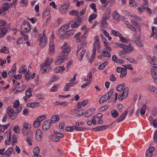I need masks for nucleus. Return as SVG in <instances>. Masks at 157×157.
<instances>
[{"instance_id":"1","label":"nucleus","mask_w":157,"mask_h":157,"mask_svg":"<svg viewBox=\"0 0 157 157\" xmlns=\"http://www.w3.org/2000/svg\"><path fill=\"white\" fill-rule=\"evenodd\" d=\"M117 45L119 47L123 48L118 53V55L121 57L124 58L126 54L132 52L133 50L132 46L131 44H129L127 45L123 44L120 43H116Z\"/></svg>"},{"instance_id":"2","label":"nucleus","mask_w":157,"mask_h":157,"mask_svg":"<svg viewBox=\"0 0 157 157\" xmlns=\"http://www.w3.org/2000/svg\"><path fill=\"white\" fill-rule=\"evenodd\" d=\"M127 27L133 32H135L133 36L137 38L141 34V26L138 22H135V24H133L134 27L132 25H129L126 24Z\"/></svg>"},{"instance_id":"3","label":"nucleus","mask_w":157,"mask_h":157,"mask_svg":"<svg viewBox=\"0 0 157 157\" xmlns=\"http://www.w3.org/2000/svg\"><path fill=\"white\" fill-rule=\"evenodd\" d=\"M61 48L63 50L60 52V55H61V56H67L70 52L71 47L67 43H64L61 46Z\"/></svg>"},{"instance_id":"4","label":"nucleus","mask_w":157,"mask_h":157,"mask_svg":"<svg viewBox=\"0 0 157 157\" xmlns=\"http://www.w3.org/2000/svg\"><path fill=\"white\" fill-rule=\"evenodd\" d=\"M23 135L27 137L26 140L30 145H32V139L33 138V134L32 131L30 130H28L24 132H22Z\"/></svg>"},{"instance_id":"5","label":"nucleus","mask_w":157,"mask_h":157,"mask_svg":"<svg viewBox=\"0 0 157 157\" xmlns=\"http://www.w3.org/2000/svg\"><path fill=\"white\" fill-rule=\"evenodd\" d=\"M45 31L43 32V35L39 39L40 45L41 47H44L47 44V39L44 35Z\"/></svg>"},{"instance_id":"6","label":"nucleus","mask_w":157,"mask_h":157,"mask_svg":"<svg viewBox=\"0 0 157 157\" xmlns=\"http://www.w3.org/2000/svg\"><path fill=\"white\" fill-rule=\"evenodd\" d=\"M128 88L127 87H125L123 90V93L120 95L119 94L118 96L119 99L122 100L123 99L126 98L128 96Z\"/></svg>"},{"instance_id":"7","label":"nucleus","mask_w":157,"mask_h":157,"mask_svg":"<svg viewBox=\"0 0 157 157\" xmlns=\"http://www.w3.org/2000/svg\"><path fill=\"white\" fill-rule=\"evenodd\" d=\"M7 113L8 115L10 116V118L12 120L15 119L17 117L16 114L18 113L19 111L13 112V109L8 108L7 109Z\"/></svg>"},{"instance_id":"8","label":"nucleus","mask_w":157,"mask_h":157,"mask_svg":"<svg viewBox=\"0 0 157 157\" xmlns=\"http://www.w3.org/2000/svg\"><path fill=\"white\" fill-rule=\"evenodd\" d=\"M21 29L25 33L29 32L31 28L29 23L27 21H25L21 26Z\"/></svg>"},{"instance_id":"9","label":"nucleus","mask_w":157,"mask_h":157,"mask_svg":"<svg viewBox=\"0 0 157 157\" xmlns=\"http://www.w3.org/2000/svg\"><path fill=\"white\" fill-rule=\"evenodd\" d=\"M69 5V3H67L65 4L62 6L59 9V12L63 14L66 13L68 10Z\"/></svg>"},{"instance_id":"10","label":"nucleus","mask_w":157,"mask_h":157,"mask_svg":"<svg viewBox=\"0 0 157 157\" xmlns=\"http://www.w3.org/2000/svg\"><path fill=\"white\" fill-rule=\"evenodd\" d=\"M152 32L150 37H153L154 39H157V29L155 26L151 27Z\"/></svg>"},{"instance_id":"11","label":"nucleus","mask_w":157,"mask_h":157,"mask_svg":"<svg viewBox=\"0 0 157 157\" xmlns=\"http://www.w3.org/2000/svg\"><path fill=\"white\" fill-rule=\"evenodd\" d=\"M51 123L50 121L49 120L45 121L43 125V130L45 131H46L49 129L51 126Z\"/></svg>"},{"instance_id":"12","label":"nucleus","mask_w":157,"mask_h":157,"mask_svg":"<svg viewBox=\"0 0 157 157\" xmlns=\"http://www.w3.org/2000/svg\"><path fill=\"white\" fill-rule=\"evenodd\" d=\"M41 70L42 72H48L51 70V66L43 64L41 66Z\"/></svg>"},{"instance_id":"13","label":"nucleus","mask_w":157,"mask_h":157,"mask_svg":"<svg viewBox=\"0 0 157 157\" xmlns=\"http://www.w3.org/2000/svg\"><path fill=\"white\" fill-rule=\"evenodd\" d=\"M86 50L84 49H82V50H80V52H79L77 53V50L76 51V55L78 56H79L78 59L80 61H81L82 59V58L83 55H84Z\"/></svg>"},{"instance_id":"14","label":"nucleus","mask_w":157,"mask_h":157,"mask_svg":"<svg viewBox=\"0 0 157 157\" xmlns=\"http://www.w3.org/2000/svg\"><path fill=\"white\" fill-rule=\"evenodd\" d=\"M36 138L37 140L41 141L42 139L41 133L40 130L37 129L36 131Z\"/></svg>"},{"instance_id":"15","label":"nucleus","mask_w":157,"mask_h":157,"mask_svg":"<svg viewBox=\"0 0 157 157\" xmlns=\"http://www.w3.org/2000/svg\"><path fill=\"white\" fill-rule=\"evenodd\" d=\"M128 111H125L117 119V122H119L124 120L126 117L127 113Z\"/></svg>"},{"instance_id":"16","label":"nucleus","mask_w":157,"mask_h":157,"mask_svg":"<svg viewBox=\"0 0 157 157\" xmlns=\"http://www.w3.org/2000/svg\"><path fill=\"white\" fill-rule=\"evenodd\" d=\"M63 56H61V55L58 57L57 60L55 62V64L56 65H61L62 63L64 62V60H66L64 58H63L62 57Z\"/></svg>"},{"instance_id":"17","label":"nucleus","mask_w":157,"mask_h":157,"mask_svg":"<svg viewBox=\"0 0 157 157\" xmlns=\"http://www.w3.org/2000/svg\"><path fill=\"white\" fill-rule=\"evenodd\" d=\"M79 19H75L72 22H70L69 23L71 24V26L72 28H75L79 25Z\"/></svg>"},{"instance_id":"18","label":"nucleus","mask_w":157,"mask_h":157,"mask_svg":"<svg viewBox=\"0 0 157 157\" xmlns=\"http://www.w3.org/2000/svg\"><path fill=\"white\" fill-rule=\"evenodd\" d=\"M95 109L93 108L87 110L85 114V117H87L90 116L94 112Z\"/></svg>"},{"instance_id":"19","label":"nucleus","mask_w":157,"mask_h":157,"mask_svg":"<svg viewBox=\"0 0 157 157\" xmlns=\"http://www.w3.org/2000/svg\"><path fill=\"white\" fill-rule=\"evenodd\" d=\"M101 48L100 44L99 43L94 42L93 44V51L95 52L96 51V49L98 51H100Z\"/></svg>"},{"instance_id":"20","label":"nucleus","mask_w":157,"mask_h":157,"mask_svg":"<svg viewBox=\"0 0 157 157\" xmlns=\"http://www.w3.org/2000/svg\"><path fill=\"white\" fill-rule=\"evenodd\" d=\"M31 125L26 122H25L23 124V128L22 129V131L24 132L30 130Z\"/></svg>"},{"instance_id":"21","label":"nucleus","mask_w":157,"mask_h":157,"mask_svg":"<svg viewBox=\"0 0 157 157\" xmlns=\"http://www.w3.org/2000/svg\"><path fill=\"white\" fill-rule=\"evenodd\" d=\"M59 119V116L58 115H55L52 116L50 121L51 123H55L58 121Z\"/></svg>"},{"instance_id":"22","label":"nucleus","mask_w":157,"mask_h":157,"mask_svg":"<svg viewBox=\"0 0 157 157\" xmlns=\"http://www.w3.org/2000/svg\"><path fill=\"white\" fill-rule=\"evenodd\" d=\"M152 70L153 69L152 68L151 69V74L155 82L157 84V73L154 71H152Z\"/></svg>"},{"instance_id":"23","label":"nucleus","mask_w":157,"mask_h":157,"mask_svg":"<svg viewBox=\"0 0 157 157\" xmlns=\"http://www.w3.org/2000/svg\"><path fill=\"white\" fill-rule=\"evenodd\" d=\"M87 103V101L85 100L82 102H79L78 103L77 106L78 108L80 109L81 108L82 106H84Z\"/></svg>"},{"instance_id":"24","label":"nucleus","mask_w":157,"mask_h":157,"mask_svg":"<svg viewBox=\"0 0 157 157\" xmlns=\"http://www.w3.org/2000/svg\"><path fill=\"white\" fill-rule=\"evenodd\" d=\"M68 29V25H64L63 26L61 27V28L59 30V33L60 34L62 32H65Z\"/></svg>"},{"instance_id":"25","label":"nucleus","mask_w":157,"mask_h":157,"mask_svg":"<svg viewBox=\"0 0 157 157\" xmlns=\"http://www.w3.org/2000/svg\"><path fill=\"white\" fill-rule=\"evenodd\" d=\"M39 105V103L38 102H33L31 103H28L27 105L31 108H36Z\"/></svg>"},{"instance_id":"26","label":"nucleus","mask_w":157,"mask_h":157,"mask_svg":"<svg viewBox=\"0 0 157 157\" xmlns=\"http://www.w3.org/2000/svg\"><path fill=\"white\" fill-rule=\"evenodd\" d=\"M126 87L125 83H123L121 85H119L117 86V90L118 91H121L124 89Z\"/></svg>"},{"instance_id":"27","label":"nucleus","mask_w":157,"mask_h":157,"mask_svg":"<svg viewBox=\"0 0 157 157\" xmlns=\"http://www.w3.org/2000/svg\"><path fill=\"white\" fill-rule=\"evenodd\" d=\"M73 130H75L77 131L83 132L86 131V128H84L82 127H77L75 126H73Z\"/></svg>"},{"instance_id":"28","label":"nucleus","mask_w":157,"mask_h":157,"mask_svg":"<svg viewBox=\"0 0 157 157\" xmlns=\"http://www.w3.org/2000/svg\"><path fill=\"white\" fill-rule=\"evenodd\" d=\"M108 25V24L106 22V21L102 20L101 23L100 24L101 28L105 29Z\"/></svg>"},{"instance_id":"29","label":"nucleus","mask_w":157,"mask_h":157,"mask_svg":"<svg viewBox=\"0 0 157 157\" xmlns=\"http://www.w3.org/2000/svg\"><path fill=\"white\" fill-rule=\"evenodd\" d=\"M109 17L110 13L109 11H107L104 14L102 20L106 21L107 19H109Z\"/></svg>"},{"instance_id":"30","label":"nucleus","mask_w":157,"mask_h":157,"mask_svg":"<svg viewBox=\"0 0 157 157\" xmlns=\"http://www.w3.org/2000/svg\"><path fill=\"white\" fill-rule=\"evenodd\" d=\"M52 60V58H47L45 61V63L43 64L47 65L48 66H51L50 64H51Z\"/></svg>"},{"instance_id":"31","label":"nucleus","mask_w":157,"mask_h":157,"mask_svg":"<svg viewBox=\"0 0 157 157\" xmlns=\"http://www.w3.org/2000/svg\"><path fill=\"white\" fill-rule=\"evenodd\" d=\"M74 84H76V83H68L66 84V85L65 86L64 88V91H67L69 90V89L70 87L71 86H73V85Z\"/></svg>"},{"instance_id":"32","label":"nucleus","mask_w":157,"mask_h":157,"mask_svg":"<svg viewBox=\"0 0 157 157\" xmlns=\"http://www.w3.org/2000/svg\"><path fill=\"white\" fill-rule=\"evenodd\" d=\"M65 70V68L63 66L59 67L55 69V71L56 73L62 72Z\"/></svg>"},{"instance_id":"33","label":"nucleus","mask_w":157,"mask_h":157,"mask_svg":"<svg viewBox=\"0 0 157 157\" xmlns=\"http://www.w3.org/2000/svg\"><path fill=\"white\" fill-rule=\"evenodd\" d=\"M0 52L5 54H8L10 52L9 48H8L5 46L3 47L0 50Z\"/></svg>"},{"instance_id":"34","label":"nucleus","mask_w":157,"mask_h":157,"mask_svg":"<svg viewBox=\"0 0 157 157\" xmlns=\"http://www.w3.org/2000/svg\"><path fill=\"white\" fill-rule=\"evenodd\" d=\"M86 46V44L85 43H82L78 45L77 49V53L79 52H80V50H82V49L85 48Z\"/></svg>"},{"instance_id":"35","label":"nucleus","mask_w":157,"mask_h":157,"mask_svg":"<svg viewBox=\"0 0 157 157\" xmlns=\"http://www.w3.org/2000/svg\"><path fill=\"white\" fill-rule=\"evenodd\" d=\"M69 14L72 16H77L78 15L79 11L77 10H72L69 12Z\"/></svg>"},{"instance_id":"36","label":"nucleus","mask_w":157,"mask_h":157,"mask_svg":"<svg viewBox=\"0 0 157 157\" xmlns=\"http://www.w3.org/2000/svg\"><path fill=\"white\" fill-rule=\"evenodd\" d=\"M32 90L31 88H29L25 91V94L29 98H30L32 96Z\"/></svg>"},{"instance_id":"37","label":"nucleus","mask_w":157,"mask_h":157,"mask_svg":"<svg viewBox=\"0 0 157 157\" xmlns=\"http://www.w3.org/2000/svg\"><path fill=\"white\" fill-rule=\"evenodd\" d=\"M146 108V106L145 105H144L142 107L140 111V114L141 115H144L145 113Z\"/></svg>"},{"instance_id":"38","label":"nucleus","mask_w":157,"mask_h":157,"mask_svg":"<svg viewBox=\"0 0 157 157\" xmlns=\"http://www.w3.org/2000/svg\"><path fill=\"white\" fill-rule=\"evenodd\" d=\"M102 56L107 57H110L111 55L108 51L105 50H103L102 51Z\"/></svg>"},{"instance_id":"39","label":"nucleus","mask_w":157,"mask_h":157,"mask_svg":"<svg viewBox=\"0 0 157 157\" xmlns=\"http://www.w3.org/2000/svg\"><path fill=\"white\" fill-rule=\"evenodd\" d=\"M155 56H153L151 59V60L150 61V63L153 65H156L157 64V60Z\"/></svg>"},{"instance_id":"40","label":"nucleus","mask_w":157,"mask_h":157,"mask_svg":"<svg viewBox=\"0 0 157 157\" xmlns=\"http://www.w3.org/2000/svg\"><path fill=\"white\" fill-rule=\"evenodd\" d=\"M13 150L12 147H9L6 151L5 154L9 156L12 154Z\"/></svg>"},{"instance_id":"41","label":"nucleus","mask_w":157,"mask_h":157,"mask_svg":"<svg viewBox=\"0 0 157 157\" xmlns=\"http://www.w3.org/2000/svg\"><path fill=\"white\" fill-rule=\"evenodd\" d=\"M28 3V0H21L20 2L21 6L23 7L27 6Z\"/></svg>"},{"instance_id":"42","label":"nucleus","mask_w":157,"mask_h":157,"mask_svg":"<svg viewBox=\"0 0 157 157\" xmlns=\"http://www.w3.org/2000/svg\"><path fill=\"white\" fill-rule=\"evenodd\" d=\"M112 116L113 117L116 118L118 116V112L115 110H113L111 112Z\"/></svg>"},{"instance_id":"43","label":"nucleus","mask_w":157,"mask_h":157,"mask_svg":"<svg viewBox=\"0 0 157 157\" xmlns=\"http://www.w3.org/2000/svg\"><path fill=\"white\" fill-rule=\"evenodd\" d=\"M113 17L117 21H118L119 19V15L116 11H114L113 12Z\"/></svg>"},{"instance_id":"44","label":"nucleus","mask_w":157,"mask_h":157,"mask_svg":"<svg viewBox=\"0 0 157 157\" xmlns=\"http://www.w3.org/2000/svg\"><path fill=\"white\" fill-rule=\"evenodd\" d=\"M107 62H105L100 65L98 67L99 69H103L108 64Z\"/></svg>"},{"instance_id":"45","label":"nucleus","mask_w":157,"mask_h":157,"mask_svg":"<svg viewBox=\"0 0 157 157\" xmlns=\"http://www.w3.org/2000/svg\"><path fill=\"white\" fill-rule=\"evenodd\" d=\"M120 40L124 43H128V40L124 38L122 36L121 34H120L119 36Z\"/></svg>"},{"instance_id":"46","label":"nucleus","mask_w":157,"mask_h":157,"mask_svg":"<svg viewBox=\"0 0 157 157\" xmlns=\"http://www.w3.org/2000/svg\"><path fill=\"white\" fill-rule=\"evenodd\" d=\"M121 74L120 75L121 78H123L127 74V70L126 69L124 68L123 70L121 72Z\"/></svg>"},{"instance_id":"47","label":"nucleus","mask_w":157,"mask_h":157,"mask_svg":"<svg viewBox=\"0 0 157 157\" xmlns=\"http://www.w3.org/2000/svg\"><path fill=\"white\" fill-rule=\"evenodd\" d=\"M97 16V15L95 14H92L91 15L89 18V22L91 23L93 19H95Z\"/></svg>"},{"instance_id":"48","label":"nucleus","mask_w":157,"mask_h":157,"mask_svg":"<svg viewBox=\"0 0 157 157\" xmlns=\"http://www.w3.org/2000/svg\"><path fill=\"white\" fill-rule=\"evenodd\" d=\"M109 126L108 125H103L101 126L98 127V131H102L107 128Z\"/></svg>"},{"instance_id":"49","label":"nucleus","mask_w":157,"mask_h":157,"mask_svg":"<svg viewBox=\"0 0 157 157\" xmlns=\"http://www.w3.org/2000/svg\"><path fill=\"white\" fill-rule=\"evenodd\" d=\"M7 32V29L6 27H1L0 29V33H5V35Z\"/></svg>"},{"instance_id":"50","label":"nucleus","mask_w":157,"mask_h":157,"mask_svg":"<svg viewBox=\"0 0 157 157\" xmlns=\"http://www.w3.org/2000/svg\"><path fill=\"white\" fill-rule=\"evenodd\" d=\"M126 59L128 61H129L131 63H134L135 64L137 63V62L135 61L134 59H133L132 58L130 57H128L126 58Z\"/></svg>"},{"instance_id":"51","label":"nucleus","mask_w":157,"mask_h":157,"mask_svg":"<svg viewBox=\"0 0 157 157\" xmlns=\"http://www.w3.org/2000/svg\"><path fill=\"white\" fill-rule=\"evenodd\" d=\"M33 152L34 154H38L40 152V149L39 147L37 146L33 150Z\"/></svg>"},{"instance_id":"52","label":"nucleus","mask_w":157,"mask_h":157,"mask_svg":"<svg viewBox=\"0 0 157 157\" xmlns=\"http://www.w3.org/2000/svg\"><path fill=\"white\" fill-rule=\"evenodd\" d=\"M26 69V67L25 66H23L21 67L19 72L21 73H24L25 72Z\"/></svg>"},{"instance_id":"53","label":"nucleus","mask_w":157,"mask_h":157,"mask_svg":"<svg viewBox=\"0 0 157 157\" xmlns=\"http://www.w3.org/2000/svg\"><path fill=\"white\" fill-rule=\"evenodd\" d=\"M13 130L17 133H19L20 131V128L18 125H16L14 126Z\"/></svg>"},{"instance_id":"54","label":"nucleus","mask_w":157,"mask_h":157,"mask_svg":"<svg viewBox=\"0 0 157 157\" xmlns=\"http://www.w3.org/2000/svg\"><path fill=\"white\" fill-rule=\"evenodd\" d=\"M129 4L132 7H136L137 6L136 2L133 0L129 1Z\"/></svg>"},{"instance_id":"55","label":"nucleus","mask_w":157,"mask_h":157,"mask_svg":"<svg viewBox=\"0 0 157 157\" xmlns=\"http://www.w3.org/2000/svg\"><path fill=\"white\" fill-rule=\"evenodd\" d=\"M75 32V31L73 30H70L68 31L67 32L66 34L70 36H71L74 34Z\"/></svg>"},{"instance_id":"56","label":"nucleus","mask_w":157,"mask_h":157,"mask_svg":"<svg viewBox=\"0 0 157 157\" xmlns=\"http://www.w3.org/2000/svg\"><path fill=\"white\" fill-rule=\"evenodd\" d=\"M7 23L5 21L2 20H0V26L4 27L6 25Z\"/></svg>"},{"instance_id":"57","label":"nucleus","mask_w":157,"mask_h":157,"mask_svg":"<svg viewBox=\"0 0 157 157\" xmlns=\"http://www.w3.org/2000/svg\"><path fill=\"white\" fill-rule=\"evenodd\" d=\"M107 101L106 99L105 96H102L101 98H100L99 103L100 104H101V103H102L104 102L105 101Z\"/></svg>"},{"instance_id":"58","label":"nucleus","mask_w":157,"mask_h":157,"mask_svg":"<svg viewBox=\"0 0 157 157\" xmlns=\"http://www.w3.org/2000/svg\"><path fill=\"white\" fill-rule=\"evenodd\" d=\"M135 42L137 45L138 46L141 47H142L144 45L143 42L141 41H140L139 40H135Z\"/></svg>"},{"instance_id":"59","label":"nucleus","mask_w":157,"mask_h":157,"mask_svg":"<svg viewBox=\"0 0 157 157\" xmlns=\"http://www.w3.org/2000/svg\"><path fill=\"white\" fill-rule=\"evenodd\" d=\"M143 9L145 10L146 11V12L147 13H149L150 15L151 14V10L150 8L145 7H143Z\"/></svg>"},{"instance_id":"60","label":"nucleus","mask_w":157,"mask_h":157,"mask_svg":"<svg viewBox=\"0 0 157 157\" xmlns=\"http://www.w3.org/2000/svg\"><path fill=\"white\" fill-rule=\"evenodd\" d=\"M40 124V122L37 120L35 121L33 124V125L34 127L36 128H37L38 127Z\"/></svg>"},{"instance_id":"61","label":"nucleus","mask_w":157,"mask_h":157,"mask_svg":"<svg viewBox=\"0 0 157 157\" xmlns=\"http://www.w3.org/2000/svg\"><path fill=\"white\" fill-rule=\"evenodd\" d=\"M19 105V102L17 100H16L13 103V107L14 108H17Z\"/></svg>"},{"instance_id":"62","label":"nucleus","mask_w":157,"mask_h":157,"mask_svg":"<svg viewBox=\"0 0 157 157\" xmlns=\"http://www.w3.org/2000/svg\"><path fill=\"white\" fill-rule=\"evenodd\" d=\"M65 129L67 132H73L74 131L73 126L72 127L68 126L66 127V128Z\"/></svg>"},{"instance_id":"63","label":"nucleus","mask_w":157,"mask_h":157,"mask_svg":"<svg viewBox=\"0 0 157 157\" xmlns=\"http://www.w3.org/2000/svg\"><path fill=\"white\" fill-rule=\"evenodd\" d=\"M45 116L44 115H42L38 117L37 119V120L40 122L42 120L45 119Z\"/></svg>"},{"instance_id":"64","label":"nucleus","mask_w":157,"mask_h":157,"mask_svg":"<svg viewBox=\"0 0 157 157\" xmlns=\"http://www.w3.org/2000/svg\"><path fill=\"white\" fill-rule=\"evenodd\" d=\"M153 139L155 142L157 143V129L155 132L153 136Z\"/></svg>"}]
</instances>
